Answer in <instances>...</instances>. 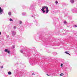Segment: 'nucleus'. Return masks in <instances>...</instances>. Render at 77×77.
<instances>
[{"instance_id": "4468645a", "label": "nucleus", "mask_w": 77, "mask_h": 77, "mask_svg": "<svg viewBox=\"0 0 77 77\" xmlns=\"http://www.w3.org/2000/svg\"><path fill=\"white\" fill-rule=\"evenodd\" d=\"M63 23L64 24H66V23H67V22H66V21H64Z\"/></svg>"}, {"instance_id": "f03ea898", "label": "nucleus", "mask_w": 77, "mask_h": 77, "mask_svg": "<svg viewBox=\"0 0 77 77\" xmlns=\"http://www.w3.org/2000/svg\"><path fill=\"white\" fill-rule=\"evenodd\" d=\"M35 3H32L31 4L29 9H32V10H33L35 8Z\"/></svg>"}, {"instance_id": "cd10ccee", "label": "nucleus", "mask_w": 77, "mask_h": 77, "mask_svg": "<svg viewBox=\"0 0 77 77\" xmlns=\"http://www.w3.org/2000/svg\"><path fill=\"white\" fill-rule=\"evenodd\" d=\"M32 75H35V74L34 73H32Z\"/></svg>"}, {"instance_id": "1a4fd4ad", "label": "nucleus", "mask_w": 77, "mask_h": 77, "mask_svg": "<svg viewBox=\"0 0 77 77\" xmlns=\"http://www.w3.org/2000/svg\"><path fill=\"white\" fill-rule=\"evenodd\" d=\"M36 16V15H32L31 17H32L34 18V19H35V16Z\"/></svg>"}, {"instance_id": "2f4dec72", "label": "nucleus", "mask_w": 77, "mask_h": 77, "mask_svg": "<svg viewBox=\"0 0 77 77\" xmlns=\"http://www.w3.org/2000/svg\"><path fill=\"white\" fill-rule=\"evenodd\" d=\"M67 27H68V26H67Z\"/></svg>"}, {"instance_id": "a878e982", "label": "nucleus", "mask_w": 77, "mask_h": 77, "mask_svg": "<svg viewBox=\"0 0 77 77\" xmlns=\"http://www.w3.org/2000/svg\"><path fill=\"white\" fill-rule=\"evenodd\" d=\"M61 66L62 67L63 66V64H61Z\"/></svg>"}, {"instance_id": "c85d7f7f", "label": "nucleus", "mask_w": 77, "mask_h": 77, "mask_svg": "<svg viewBox=\"0 0 77 77\" xmlns=\"http://www.w3.org/2000/svg\"><path fill=\"white\" fill-rule=\"evenodd\" d=\"M47 75H48V76H50V75H48V74H47Z\"/></svg>"}, {"instance_id": "412c9836", "label": "nucleus", "mask_w": 77, "mask_h": 77, "mask_svg": "<svg viewBox=\"0 0 77 77\" xmlns=\"http://www.w3.org/2000/svg\"><path fill=\"white\" fill-rule=\"evenodd\" d=\"M55 3L56 4H57V3H58V2H57V1H56L55 2Z\"/></svg>"}, {"instance_id": "f8f14e48", "label": "nucleus", "mask_w": 77, "mask_h": 77, "mask_svg": "<svg viewBox=\"0 0 77 77\" xmlns=\"http://www.w3.org/2000/svg\"><path fill=\"white\" fill-rule=\"evenodd\" d=\"M22 14V15H23V16L25 15H26V13H23Z\"/></svg>"}, {"instance_id": "b1692460", "label": "nucleus", "mask_w": 77, "mask_h": 77, "mask_svg": "<svg viewBox=\"0 0 77 77\" xmlns=\"http://www.w3.org/2000/svg\"><path fill=\"white\" fill-rule=\"evenodd\" d=\"M1 68H3V66H1Z\"/></svg>"}, {"instance_id": "c756f323", "label": "nucleus", "mask_w": 77, "mask_h": 77, "mask_svg": "<svg viewBox=\"0 0 77 77\" xmlns=\"http://www.w3.org/2000/svg\"><path fill=\"white\" fill-rule=\"evenodd\" d=\"M0 35H1V32H0Z\"/></svg>"}, {"instance_id": "393cba45", "label": "nucleus", "mask_w": 77, "mask_h": 77, "mask_svg": "<svg viewBox=\"0 0 77 77\" xmlns=\"http://www.w3.org/2000/svg\"><path fill=\"white\" fill-rule=\"evenodd\" d=\"M21 51V53H23V51H22V50H21V51Z\"/></svg>"}, {"instance_id": "f257e3e1", "label": "nucleus", "mask_w": 77, "mask_h": 77, "mask_svg": "<svg viewBox=\"0 0 77 77\" xmlns=\"http://www.w3.org/2000/svg\"><path fill=\"white\" fill-rule=\"evenodd\" d=\"M41 10L42 11L43 13H45L46 12V14H48L49 11L48 10V8L47 6H44L42 7Z\"/></svg>"}, {"instance_id": "7c9ffc66", "label": "nucleus", "mask_w": 77, "mask_h": 77, "mask_svg": "<svg viewBox=\"0 0 77 77\" xmlns=\"http://www.w3.org/2000/svg\"><path fill=\"white\" fill-rule=\"evenodd\" d=\"M64 11H66V10H64Z\"/></svg>"}, {"instance_id": "20e7f679", "label": "nucleus", "mask_w": 77, "mask_h": 77, "mask_svg": "<svg viewBox=\"0 0 77 77\" xmlns=\"http://www.w3.org/2000/svg\"><path fill=\"white\" fill-rule=\"evenodd\" d=\"M3 10L0 7V15H2L3 14Z\"/></svg>"}, {"instance_id": "6ab92c4d", "label": "nucleus", "mask_w": 77, "mask_h": 77, "mask_svg": "<svg viewBox=\"0 0 77 77\" xmlns=\"http://www.w3.org/2000/svg\"><path fill=\"white\" fill-rule=\"evenodd\" d=\"M72 17H69V20H72Z\"/></svg>"}, {"instance_id": "423d86ee", "label": "nucleus", "mask_w": 77, "mask_h": 77, "mask_svg": "<svg viewBox=\"0 0 77 77\" xmlns=\"http://www.w3.org/2000/svg\"><path fill=\"white\" fill-rule=\"evenodd\" d=\"M33 22H34V23H36V24H37L38 23V20H33Z\"/></svg>"}, {"instance_id": "5701e85b", "label": "nucleus", "mask_w": 77, "mask_h": 77, "mask_svg": "<svg viewBox=\"0 0 77 77\" xmlns=\"http://www.w3.org/2000/svg\"><path fill=\"white\" fill-rule=\"evenodd\" d=\"M14 29H16V26H14Z\"/></svg>"}, {"instance_id": "9b49d317", "label": "nucleus", "mask_w": 77, "mask_h": 77, "mask_svg": "<svg viewBox=\"0 0 77 77\" xmlns=\"http://www.w3.org/2000/svg\"><path fill=\"white\" fill-rule=\"evenodd\" d=\"M65 53L66 54H69V56H71V55L70 54H69V53H68V52H67V51H66L65 52Z\"/></svg>"}, {"instance_id": "ddd939ff", "label": "nucleus", "mask_w": 77, "mask_h": 77, "mask_svg": "<svg viewBox=\"0 0 77 77\" xmlns=\"http://www.w3.org/2000/svg\"><path fill=\"white\" fill-rule=\"evenodd\" d=\"M8 74H9V75H10L12 74V72H8Z\"/></svg>"}, {"instance_id": "39448f33", "label": "nucleus", "mask_w": 77, "mask_h": 77, "mask_svg": "<svg viewBox=\"0 0 77 77\" xmlns=\"http://www.w3.org/2000/svg\"><path fill=\"white\" fill-rule=\"evenodd\" d=\"M5 52H7V53H10V51H8V49H6L5 50Z\"/></svg>"}, {"instance_id": "bb28decb", "label": "nucleus", "mask_w": 77, "mask_h": 77, "mask_svg": "<svg viewBox=\"0 0 77 77\" xmlns=\"http://www.w3.org/2000/svg\"><path fill=\"white\" fill-rule=\"evenodd\" d=\"M26 23H27V20H26Z\"/></svg>"}, {"instance_id": "7ed1b4c3", "label": "nucleus", "mask_w": 77, "mask_h": 77, "mask_svg": "<svg viewBox=\"0 0 77 77\" xmlns=\"http://www.w3.org/2000/svg\"><path fill=\"white\" fill-rule=\"evenodd\" d=\"M72 11L73 13H77V9L76 8H74L73 9H72Z\"/></svg>"}, {"instance_id": "dca6fc26", "label": "nucleus", "mask_w": 77, "mask_h": 77, "mask_svg": "<svg viewBox=\"0 0 77 77\" xmlns=\"http://www.w3.org/2000/svg\"><path fill=\"white\" fill-rule=\"evenodd\" d=\"M23 9H26V7L24 5H23Z\"/></svg>"}, {"instance_id": "f3484780", "label": "nucleus", "mask_w": 77, "mask_h": 77, "mask_svg": "<svg viewBox=\"0 0 77 77\" xmlns=\"http://www.w3.org/2000/svg\"><path fill=\"white\" fill-rule=\"evenodd\" d=\"M9 20L10 21H13V20L11 18Z\"/></svg>"}, {"instance_id": "2eb2a0df", "label": "nucleus", "mask_w": 77, "mask_h": 77, "mask_svg": "<svg viewBox=\"0 0 77 77\" xmlns=\"http://www.w3.org/2000/svg\"><path fill=\"white\" fill-rule=\"evenodd\" d=\"M8 15L10 16H11V12H8Z\"/></svg>"}, {"instance_id": "a211bd4d", "label": "nucleus", "mask_w": 77, "mask_h": 77, "mask_svg": "<svg viewBox=\"0 0 77 77\" xmlns=\"http://www.w3.org/2000/svg\"><path fill=\"white\" fill-rule=\"evenodd\" d=\"M77 27V25H73V27L74 28Z\"/></svg>"}, {"instance_id": "aec40b11", "label": "nucleus", "mask_w": 77, "mask_h": 77, "mask_svg": "<svg viewBox=\"0 0 77 77\" xmlns=\"http://www.w3.org/2000/svg\"><path fill=\"white\" fill-rule=\"evenodd\" d=\"M60 75L61 76L62 75H63V73H62L61 74H60Z\"/></svg>"}, {"instance_id": "9d476101", "label": "nucleus", "mask_w": 77, "mask_h": 77, "mask_svg": "<svg viewBox=\"0 0 77 77\" xmlns=\"http://www.w3.org/2000/svg\"><path fill=\"white\" fill-rule=\"evenodd\" d=\"M35 25L37 26H40V24H39V23H36V24H35Z\"/></svg>"}, {"instance_id": "0eeeda50", "label": "nucleus", "mask_w": 77, "mask_h": 77, "mask_svg": "<svg viewBox=\"0 0 77 77\" xmlns=\"http://www.w3.org/2000/svg\"><path fill=\"white\" fill-rule=\"evenodd\" d=\"M70 2L71 3H74V0H70Z\"/></svg>"}, {"instance_id": "4be33fe9", "label": "nucleus", "mask_w": 77, "mask_h": 77, "mask_svg": "<svg viewBox=\"0 0 77 77\" xmlns=\"http://www.w3.org/2000/svg\"><path fill=\"white\" fill-rule=\"evenodd\" d=\"M22 23V21H20V24H21Z\"/></svg>"}, {"instance_id": "6e6552de", "label": "nucleus", "mask_w": 77, "mask_h": 77, "mask_svg": "<svg viewBox=\"0 0 77 77\" xmlns=\"http://www.w3.org/2000/svg\"><path fill=\"white\" fill-rule=\"evenodd\" d=\"M32 24H33V23H28L27 25L28 26H32Z\"/></svg>"}]
</instances>
